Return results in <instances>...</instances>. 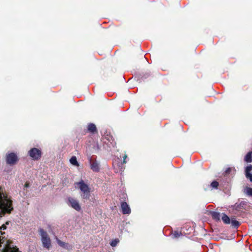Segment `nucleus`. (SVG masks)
<instances>
[{
    "label": "nucleus",
    "instance_id": "2",
    "mask_svg": "<svg viewBox=\"0 0 252 252\" xmlns=\"http://www.w3.org/2000/svg\"><path fill=\"white\" fill-rule=\"evenodd\" d=\"M74 185L77 186L81 190V197L83 199H89L91 197V188L88 185L86 184L83 180L78 182L75 183Z\"/></svg>",
    "mask_w": 252,
    "mask_h": 252
},
{
    "label": "nucleus",
    "instance_id": "22",
    "mask_svg": "<svg viewBox=\"0 0 252 252\" xmlns=\"http://www.w3.org/2000/svg\"><path fill=\"white\" fill-rule=\"evenodd\" d=\"M246 193L251 196H252V188L250 187H247L246 188Z\"/></svg>",
    "mask_w": 252,
    "mask_h": 252
},
{
    "label": "nucleus",
    "instance_id": "13",
    "mask_svg": "<svg viewBox=\"0 0 252 252\" xmlns=\"http://www.w3.org/2000/svg\"><path fill=\"white\" fill-rule=\"evenodd\" d=\"M244 160L247 162H252V151L249 152L245 156Z\"/></svg>",
    "mask_w": 252,
    "mask_h": 252
},
{
    "label": "nucleus",
    "instance_id": "5",
    "mask_svg": "<svg viewBox=\"0 0 252 252\" xmlns=\"http://www.w3.org/2000/svg\"><path fill=\"white\" fill-rule=\"evenodd\" d=\"M28 154L33 160H37L41 158L42 152L40 149L33 148L29 151Z\"/></svg>",
    "mask_w": 252,
    "mask_h": 252
},
{
    "label": "nucleus",
    "instance_id": "25",
    "mask_svg": "<svg viewBox=\"0 0 252 252\" xmlns=\"http://www.w3.org/2000/svg\"><path fill=\"white\" fill-rule=\"evenodd\" d=\"M231 171V168L229 167L226 169V170L225 171V173L226 174H228L230 173Z\"/></svg>",
    "mask_w": 252,
    "mask_h": 252
},
{
    "label": "nucleus",
    "instance_id": "15",
    "mask_svg": "<svg viewBox=\"0 0 252 252\" xmlns=\"http://www.w3.org/2000/svg\"><path fill=\"white\" fill-rule=\"evenodd\" d=\"M221 220L225 224H228L230 223V218L225 214H222Z\"/></svg>",
    "mask_w": 252,
    "mask_h": 252
},
{
    "label": "nucleus",
    "instance_id": "14",
    "mask_svg": "<svg viewBox=\"0 0 252 252\" xmlns=\"http://www.w3.org/2000/svg\"><path fill=\"white\" fill-rule=\"evenodd\" d=\"M219 186V183L216 180L213 181L210 185V188H211V190L218 189Z\"/></svg>",
    "mask_w": 252,
    "mask_h": 252
},
{
    "label": "nucleus",
    "instance_id": "6",
    "mask_svg": "<svg viewBox=\"0 0 252 252\" xmlns=\"http://www.w3.org/2000/svg\"><path fill=\"white\" fill-rule=\"evenodd\" d=\"M68 204L76 211L79 212L81 210V207L78 201L71 197L67 198Z\"/></svg>",
    "mask_w": 252,
    "mask_h": 252
},
{
    "label": "nucleus",
    "instance_id": "9",
    "mask_svg": "<svg viewBox=\"0 0 252 252\" xmlns=\"http://www.w3.org/2000/svg\"><path fill=\"white\" fill-rule=\"evenodd\" d=\"M91 169L94 172H97L99 171V166L96 160L92 161L90 160Z\"/></svg>",
    "mask_w": 252,
    "mask_h": 252
},
{
    "label": "nucleus",
    "instance_id": "12",
    "mask_svg": "<svg viewBox=\"0 0 252 252\" xmlns=\"http://www.w3.org/2000/svg\"><path fill=\"white\" fill-rule=\"evenodd\" d=\"M88 131L92 133L97 132V128L95 125L93 123H90L88 125Z\"/></svg>",
    "mask_w": 252,
    "mask_h": 252
},
{
    "label": "nucleus",
    "instance_id": "11",
    "mask_svg": "<svg viewBox=\"0 0 252 252\" xmlns=\"http://www.w3.org/2000/svg\"><path fill=\"white\" fill-rule=\"evenodd\" d=\"M211 217L212 219L215 220L216 221H220V213L219 212L212 211L210 212Z\"/></svg>",
    "mask_w": 252,
    "mask_h": 252
},
{
    "label": "nucleus",
    "instance_id": "18",
    "mask_svg": "<svg viewBox=\"0 0 252 252\" xmlns=\"http://www.w3.org/2000/svg\"><path fill=\"white\" fill-rule=\"evenodd\" d=\"M246 205L245 202H241L239 204H236L235 205V209L237 211H241L244 208V206Z\"/></svg>",
    "mask_w": 252,
    "mask_h": 252
},
{
    "label": "nucleus",
    "instance_id": "4",
    "mask_svg": "<svg viewBox=\"0 0 252 252\" xmlns=\"http://www.w3.org/2000/svg\"><path fill=\"white\" fill-rule=\"evenodd\" d=\"M5 159L7 164L13 165L17 163L19 158L15 153L12 152L6 155Z\"/></svg>",
    "mask_w": 252,
    "mask_h": 252
},
{
    "label": "nucleus",
    "instance_id": "1",
    "mask_svg": "<svg viewBox=\"0 0 252 252\" xmlns=\"http://www.w3.org/2000/svg\"><path fill=\"white\" fill-rule=\"evenodd\" d=\"M12 197L0 186V217L10 214L14 210Z\"/></svg>",
    "mask_w": 252,
    "mask_h": 252
},
{
    "label": "nucleus",
    "instance_id": "24",
    "mask_svg": "<svg viewBox=\"0 0 252 252\" xmlns=\"http://www.w3.org/2000/svg\"><path fill=\"white\" fill-rule=\"evenodd\" d=\"M246 178L249 179L250 181L252 182V174L250 173L246 176Z\"/></svg>",
    "mask_w": 252,
    "mask_h": 252
},
{
    "label": "nucleus",
    "instance_id": "27",
    "mask_svg": "<svg viewBox=\"0 0 252 252\" xmlns=\"http://www.w3.org/2000/svg\"><path fill=\"white\" fill-rule=\"evenodd\" d=\"M108 140H109V142H111V143H112L113 142V141H114V140L113 139V137H111V139L108 138Z\"/></svg>",
    "mask_w": 252,
    "mask_h": 252
},
{
    "label": "nucleus",
    "instance_id": "8",
    "mask_svg": "<svg viewBox=\"0 0 252 252\" xmlns=\"http://www.w3.org/2000/svg\"><path fill=\"white\" fill-rule=\"evenodd\" d=\"M57 243L61 247L67 250H71L72 249V246L68 243L63 242L59 239H57Z\"/></svg>",
    "mask_w": 252,
    "mask_h": 252
},
{
    "label": "nucleus",
    "instance_id": "17",
    "mask_svg": "<svg viewBox=\"0 0 252 252\" xmlns=\"http://www.w3.org/2000/svg\"><path fill=\"white\" fill-rule=\"evenodd\" d=\"M230 223L231 224L232 226L236 228H238L240 225V223L238 220L233 218L231 219Z\"/></svg>",
    "mask_w": 252,
    "mask_h": 252
},
{
    "label": "nucleus",
    "instance_id": "26",
    "mask_svg": "<svg viewBox=\"0 0 252 252\" xmlns=\"http://www.w3.org/2000/svg\"><path fill=\"white\" fill-rule=\"evenodd\" d=\"M30 186V183L28 182H26L25 184V188H28Z\"/></svg>",
    "mask_w": 252,
    "mask_h": 252
},
{
    "label": "nucleus",
    "instance_id": "20",
    "mask_svg": "<svg viewBox=\"0 0 252 252\" xmlns=\"http://www.w3.org/2000/svg\"><path fill=\"white\" fill-rule=\"evenodd\" d=\"M173 235L174 238H177L182 235V233L181 231H175L173 232Z\"/></svg>",
    "mask_w": 252,
    "mask_h": 252
},
{
    "label": "nucleus",
    "instance_id": "3",
    "mask_svg": "<svg viewBox=\"0 0 252 252\" xmlns=\"http://www.w3.org/2000/svg\"><path fill=\"white\" fill-rule=\"evenodd\" d=\"M39 234L41 237L43 247L49 249L51 246V240L47 232L42 228L39 229Z\"/></svg>",
    "mask_w": 252,
    "mask_h": 252
},
{
    "label": "nucleus",
    "instance_id": "10",
    "mask_svg": "<svg viewBox=\"0 0 252 252\" xmlns=\"http://www.w3.org/2000/svg\"><path fill=\"white\" fill-rule=\"evenodd\" d=\"M2 252H20L17 247L11 248L10 246L7 245L2 250Z\"/></svg>",
    "mask_w": 252,
    "mask_h": 252
},
{
    "label": "nucleus",
    "instance_id": "16",
    "mask_svg": "<svg viewBox=\"0 0 252 252\" xmlns=\"http://www.w3.org/2000/svg\"><path fill=\"white\" fill-rule=\"evenodd\" d=\"M70 162L73 165L76 166L77 167L79 166V163L77 161V158L75 156H72L70 160Z\"/></svg>",
    "mask_w": 252,
    "mask_h": 252
},
{
    "label": "nucleus",
    "instance_id": "21",
    "mask_svg": "<svg viewBox=\"0 0 252 252\" xmlns=\"http://www.w3.org/2000/svg\"><path fill=\"white\" fill-rule=\"evenodd\" d=\"M119 242V240L118 239L113 240L111 241L110 245L112 247H115L117 244Z\"/></svg>",
    "mask_w": 252,
    "mask_h": 252
},
{
    "label": "nucleus",
    "instance_id": "23",
    "mask_svg": "<svg viewBox=\"0 0 252 252\" xmlns=\"http://www.w3.org/2000/svg\"><path fill=\"white\" fill-rule=\"evenodd\" d=\"M127 158V155H125L124 157H123V162L121 163V164L122 165V167H121V169L123 168V165L124 164H125L126 163V158Z\"/></svg>",
    "mask_w": 252,
    "mask_h": 252
},
{
    "label": "nucleus",
    "instance_id": "19",
    "mask_svg": "<svg viewBox=\"0 0 252 252\" xmlns=\"http://www.w3.org/2000/svg\"><path fill=\"white\" fill-rule=\"evenodd\" d=\"M252 170V165H249L247 166L245 169V175L250 174V172Z\"/></svg>",
    "mask_w": 252,
    "mask_h": 252
},
{
    "label": "nucleus",
    "instance_id": "7",
    "mask_svg": "<svg viewBox=\"0 0 252 252\" xmlns=\"http://www.w3.org/2000/svg\"><path fill=\"white\" fill-rule=\"evenodd\" d=\"M121 209L123 214H130L131 213V209L128 205L126 202H122L121 203Z\"/></svg>",
    "mask_w": 252,
    "mask_h": 252
}]
</instances>
